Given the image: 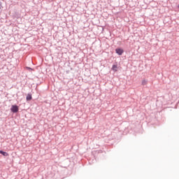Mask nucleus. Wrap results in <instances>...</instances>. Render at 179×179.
I'll list each match as a JSON object with an SVG mask.
<instances>
[{"mask_svg":"<svg viewBox=\"0 0 179 179\" xmlns=\"http://www.w3.org/2000/svg\"><path fill=\"white\" fill-rule=\"evenodd\" d=\"M12 113H17L19 111V106L16 105H13L10 108Z\"/></svg>","mask_w":179,"mask_h":179,"instance_id":"obj_1","label":"nucleus"},{"mask_svg":"<svg viewBox=\"0 0 179 179\" xmlns=\"http://www.w3.org/2000/svg\"><path fill=\"white\" fill-rule=\"evenodd\" d=\"M115 51L116 54H117L118 55H122V54H124V50L121 48H117Z\"/></svg>","mask_w":179,"mask_h":179,"instance_id":"obj_2","label":"nucleus"},{"mask_svg":"<svg viewBox=\"0 0 179 179\" xmlns=\"http://www.w3.org/2000/svg\"><path fill=\"white\" fill-rule=\"evenodd\" d=\"M112 71H114V72H117V71H118V66H117V64L113 65Z\"/></svg>","mask_w":179,"mask_h":179,"instance_id":"obj_3","label":"nucleus"},{"mask_svg":"<svg viewBox=\"0 0 179 179\" xmlns=\"http://www.w3.org/2000/svg\"><path fill=\"white\" fill-rule=\"evenodd\" d=\"M0 155H3V156H6V157L9 156V154L8 152H3L2 150H0Z\"/></svg>","mask_w":179,"mask_h":179,"instance_id":"obj_4","label":"nucleus"},{"mask_svg":"<svg viewBox=\"0 0 179 179\" xmlns=\"http://www.w3.org/2000/svg\"><path fill=\"white\" fill-rule=\"evenodd\" d=\"M31 99H32L31 94H28L27 96V100L30 101V100H31Z\"/></svg>","mask_w":179,"mask_h":179,"instance_id":"obj_5","label":"nucleus"},{"mask_svg":"<svg viewBox=\"0 0 179 179\" xmlns=\"http://www.w3.org/2000/svg\"><path fill=\"white\" fill-rule=\"evenodd\" d=\"M142 85L143 86H145V85H148V81L146 80H142Z\"/></svg>","mask_w":179,"mask_h":179,"instance_id":"obj_6","label":"nucleus"},{"mask_svg":"<svg viewBox=\"0 0 179 179\" xmlns=\"http://www.w3.org/2000/svg\"><path fill=\"white\" fill-rule=\"evenodd\" d=\"M0 9H1V7H0Z\"/></svg>","mask_w":179,"mask_h":179,"instance_id":"obj_7","label":"nucleus"}]
</instances>
